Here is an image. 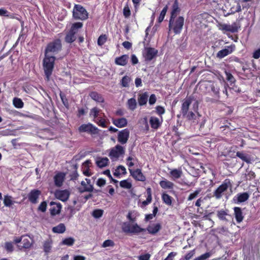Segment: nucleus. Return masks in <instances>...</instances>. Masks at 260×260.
Instances as JSON below:
<instances>
[{"label": "nucleus", "instance_id": "obj_1", "mask_svg": "<svg viewBox=\"0 0 260 260\" xmlns=\"http://www.w3.org/2000/svg\"><path fill=\"white\" fill-rule=\"evenodd\" d=\"M199 103L194 100L193 96L186 98L183 102L181 106V113L188 120L197 123L200 116L198 112Z\"/></svg>", "mask_w": 260, "mask_h": 260}, {"label": "nucleus", "instance_id": "obj_2", "mask_svg": "<svg viewBox=\"0 0 260 260\" xmlns=\"http://www.w3.org/2000/svg\"><path fill=\"white\" fill-rule=\"evenodd\" d=\"M55 57L52 55L45 53L43 66L46 80L49 81L54 68Z\"/></svg>", "mask_w": 260, "mask_h": 260}, {"label": "nucleus", "instance_id": "obj_3", "mask_svg": "<svg viewBox=\"0 0 260 260\" xmlns=\"http://www.w3.org/2000/svg\"><path fill=\"white\" fill-rule=\"evenodd\" d=\"M184 23V19L182 16L170 18L169 24V29L172 30L175 34H179L183 28Z\"/></svg>", "mask_w": 260, "mask_h": 260}, {"label": "nucleus", "instance_id": "obj_4", "mask_svg": "<svg viewBox=\"0 0 260 260\" xmlns=\"http://www.w3.org/2000/svg\"><path fill=\"white\" fill-rule=\"evenodd\" d=\"M88 13L81 5H75L73 10V16L77 20H85L88 18Z\"/></svg>", "mask_w": 260, "mask_h": 260}, {"label": "nucleus", "instance_id": "obj_5", "mask_svg": "<svg viewBox=\"0 0 260 260\" xmlns=\"http://www.w3.org/2000/svg\"><path fill=\"white\" fill-rule=\"evenodd\" d=\"M61 41L59 39H56L47 45L45 53L50 55L55 54L61 50Z\"/></svg>", "mask_w": 260, "mask_h": 260}, {"label": "nucleus", "instance_id": "obj_6", "mask_svg": "<svg viewBox=\"0 0 260 260\" xmlns=\"http://www.w3.org/2000/svg\"><path fill=\"white\" fill-rule=\"evenodd\" d=\"M231 184L229 180H225L213 192V196L216 199H220L227 191Z\"/></svg>", "mask_w": 260, "mask_h": 260}, {"label": "nucleus", "instance_id": "obj_7", "mask_svg": "<svg viewBox=\"0 0 260 260\" xmlns=\"http://www.w3.org/2000/svg\"><path fill=\"white\" fill-rule=\"evenodd\" d=\"M80 133H87L91 135L97 134L99 132L98 128L90 123L83 124L78 127Z\"/></svg>", "mask_w": 260, "mask_h": 260}, {"label": "nucleus", "instance_id": "obj_8", "mask_svg": "<svg viewBox=\"0 0 260 260\" xmlns=\"http://www.w3.org/2000/svg\"><path fill=\"white\" fill-rule=\"evenodd\" d=\"M125 152V149L120 145H117L113 147L109 153V156L113 160H117Z\"/></svg>", "mask_w": 260, "mask_h": 260}, {"label": "nucleus", "instance_id": "obj_9", "mask_svg": "<svg viewBox=\"0 0 260 260\" xmlns=\"http://www.w3.org/2000/svg\"><path fill=\"white\" fill-rule=\"evenodd\" d=\"M158 53L156 49L151 47H145L143 51V56L146 61H150L154 58Z\"/></svg>", "mask_w": 260, "mask_h": 260}, {"label": "nucleus", "instance_id": "obj_10", "mask_svg": "<svg viewBox=\"0 0 260 260\" xmlns=\"http://www.w3.org/2000/svg\"><path fill=\"white\" fill-rule=\"evenodd\" d=\"M240 27V24L238 22H234L232 24H220V29L221 30H225L231 32H236L238 31L239 28Z\"/></svg>", "mask_w": 260, "mask_h": 260}, {"label": "nucleus", "instance_id": "obj_11", "mask_svg": "<svg viewBox=\"0 0 260 260\" xmlns=\"http://www.w3.org/2000/svg\"><path fill=\"white\" fill-rule=\"evenodd\" d=\"M129 137V131L127 128H125L119 132L117 140L121 144H125L127 143Z\"/></svg>", "mask_w": 260, "mask_h": 260}, {"label": "nucleus", "instance_id": "obj_12", "mask_svg": "<svg viewBox=\"0 0 260 260\" xmlns=\"http://www.w3.org/2000/svg\"><path fill=\"white\" fill-rule=\"evenodd\" d=\"M235 49V45H231L225 47L224 49L219 51L217 54L216 57L218 58H222L225 56L231 54Z\"/></svg>", "mask_w": 260, "mask_h": 260}, {"label": "nucleus", "instance_id": "obj_13", "mask_svg": "<svg viewBox=\"0 0 260 260\" xmlns=\"http://www.w3.org/2000/svg\"><path fill=\"white\" fill-rule=\"evenodd\" d=\"M131 175L136 180L139 181H145L146 177L142 173L141 170L139 169L133 170L128 169Z\"/></svg>", "mask_w": 260, "mask_h": 260}, {"label": "nucleus", "instance_id": "obj_14", "mask_svg": "<svg viewBox=\"0 0 260 260\" xmlns=\"http://www.w3.org/2000/svg\"><path fill=\"white\" fill-rule=\"evenodd\" d=\"M66 173L63 172H57L53 177L54 184L57 187H61L66 178Z\"/></svg>", "mask_w": 260, "mask_h": 260}, {"label": "nucleus", "instance_id": "obj_15", "mask_svg": "<svg viewBox=\"0 0 260 260\" xmlns=\"http://www.w3.org/2000/svg\"><path fill=\"white\" fill-rule=\"evenodd\" d=\"M41 192L38 189H33L28 194L27 198L28 200L32 204H37L38 202V199Z\"/></svg>", "mask_w": 260, "mask_h": 260}, {"label": "nucleus", "instance_id": "obj_16", "mask_svg": "<svg viewBox=\"0 0 260 260\" xmlns=\"http://www.w3.org/2000/svg\"><path fill=\"white\" fill-rule=\"evenodd\" d=\"M50 213L52 215H55L59 214L60 212L62 206L59 202H51L50 203Z\"/></svg>", "mask_w": 260, "mask_h": 260}, {"label": "nucleus", "instance_id": "obj_17", "mask_svg": "<svg viewBox=\"0 0 260 260\" xmlns=\"http://www.w3.org/2000/svg\"><path fill=\"white\" fill-rule=\"evenodd\" d=\"M70 196V193L67 190H56L55 192V197L65 202L68 200Z\"/></svg>", "mask_w": 260, "mask_h": 260}, {"label": "nucleus", "instance_id": "obj_18", "mask_svg": "<svg viewBox=\"0 0 260 260\" xmlns=\"http://www.w3.org/2000/svg\"><path fill=\"white\" fill-rule=\"evenodd\" d=\"M249 198L248 193L245 192L243 193H238L233 199V200L237 204L246 201Z\"/></svg>", "mask_w": 260, "mask_h": 260}, {"label": "nucleus", "instance_id": "obj_19", "mask_svg": "<svg viewBox=\"0 0 260 260\" xmlns=\"http://www.w3.org/2000/svg\"><path fill=\"white\" fill-rule=\"evenodd\" d=\"M129 56L128 55H122L115 59V63L118 66H125L127 64Z\"/></svg>", "mask_w": 260, "mask_h": 260}, {"label": "nucleus", "instance_id": "obj_20", "mask_svg": "<svg viewBox=\"0 0 260 260\" xmlns=\"http://www.w3.org/2000/svg\"><path fill=\"white\" fill-rule=\"evenodd\" d=\"M113 123L117 127L121 128L126 126L127 120L125 118L122 117L120 118H112Z\"/></svg>", "mask_w": 260, "mask_h": 260}, {"label": "nucleus", "instance_id": "obj_21", "mask_svg": "<svg viewBox=\"0 0 260 260\" xmlns=\"http://www.w3.org/2000/svg\"><path fill=\"white\" fill-rule=\"evenodd\" d=\"M161 229V225L160 223H153L149 225L146 230L148 232L152 235L157 233Z\"/></svg>", "mask_w": 260, "mask_h": 260}, {"label": "nucleus", "instance_id": "obj_22", "mask_svg": "<svg viewBox=\"0 0 260 260\" xmlns=\"http://www.w3.org/2000/svg\"><path fill=\"white\" fill-rule=\"evenodd\" d=\"M183 174L181 168L174 169L170 171V177L173 180H176L180 178Z\"/></svg>", "mask_w": 260, "mask_h": 260}, {"label": "nucleus", "instance_id": "obj_23", "mask_svg": "<svg viewBox=\"0 0 260 260\" xmlns=\"http://www.w3.org/2000/svg\"><path fill=\"white\" fill-rule=\"evenodd\" d=\"M109 162V159L106 157H97L95 160V163L98 167L102 168L106 167Z\"/></svg>", "mask_w": 260, "mask_h": 260}, {"label": "nucleus", "instance_id": "obj_24", "mask_svg": "<svg viewBox=\"0 0 260 260\" xmlns=\"http://www.w3.org/2000/svg\"><path fill=\"white\" fill-rule=\"evenodd\" d=\"M91 165V162L90 160H86L82 165V171L83 173L86 176H90L91 175L89 168Z\"/></svg>", "mask_w": 260, "mask_h": 260}, {"label": "nucleus", "instance_id": "obj_25", "mask_svg": "<svg viewBox=\"0 0 260 260\" xmlns=\"http://www.w3.org/2000/svg\"><path fill=\"white\" fill-rule=\"evenodd\" d=\"M180 11V10L179 8L178 2L177 0H176L172 6L170 18H175L178 17L177 15L179 13Z\"/></svg>", "mask_w": 260, "mask_h": 260}, {"label": "nucleus", "instance_id": "obj_26", "mask_svg": "<svg viewBox=\"0 0 260 260\" xmlns=\"http://www.w3.org/2000/svg\"><path fill=\"white\" fill-rule=\"evenodd\" d=\"M159 185L161 188L165 189H172L174 186V184L173 182L166 179L160 181Z\"/></svg>", "mask_w": 260, "mask_h": 260}, {"label": "nucleus", "instance_id": "obj_27", "mask_svg": "<svg viewBox=\"0 0 260 260\" xmlns=\"http://www.w3.org/2000/svg\"><path fill=\"white\" fill-rule=\"evenodd\" d=\"M234 210L237 222L240 223L244 218L241 209L240 207H236L234 208Z\"/></svg>", "mask_w": 260, "mask_h": 260}, {"label": "nucleus", "instance_id": "obj_28", "mask_svg": "<svg viewBox=\"0 0 260 260\" xmlns=\"http://www.w3.org/2000/svg\"><path fill=\"white\" fill-rule=\"evenodd\" d=\"M149 122L151 127L154 129H157L161 123L158 118L153 116L150 117Z\"/></svg>", "mask_w": 260, "mask_h": 260}, {"label": "nucleus", "instance_id": "obj_29", "mask_svg": "<svg viewBox=\"0 0 260 260\" xmlns=\"http://www.w3.org/2000/svg\"><path fill=\"white\" fill-rule=\"evenodd\" d=\"M77 31L70 30L66 36V42L69 43L73 42L76 40V37L75 35Z\"/></svg>", "mask_w": 260, "mask_h": 260}, {"label": "nucleus", "instance_id": "obj_30", "mask_svg": "<svg viewBox=\"0 0 260 260\" xmlns=\"http://www.w3.org/2000/svg\"><path fill=\"white\" fill-rule=\"evenodd\" d=\"M89 96L90 98L93 100L94 101L99 102V103H103L104 102V98L103 96L98 92L95 91H92L90 93Z\"/></svg>", "mask_w": 260, "mask_h": 260}, {"label": "nucleus", "instance_id": "obj_31", "mask_svg": "<svg viewBox=\"0 0 260 260\" xmlns=\"http://www.w3.org/2000/svg\"><path fill=\"white\" fill-rule=\"evenodd\" d=\"M255 177V173L251 170L247 169L246 172L242 176L243 180H250Z\"/></svg>", "mask_w": 260, "mask_h": 260}, {"label": "nucleus", "instance_id": "obj_32", "mask_svg": "<svg viewBox=\"0 0 260 260\" xmlns=\"http://www.w3.org/2000/svg\"><path fill=\"white\" fill-rule=\"evenodd\" d=\"M15 203V201H14L13 198L11 196L8 195L4 196V204L6 207H11Z\"/></svg>", "mask_w": 260, "mask_h": 260}, {"label": "nucleus", "instance_id": "obj_33", "mask_svg": "<svg viewBox=\"0 0 260 260\" xmlns=\"http://www.w3.org/2000/svg\"><path fill=\"white\" fill-rule=\"evenodd\" d=\"M236 156L248 164L251 162V159L250 157L242 152H237L236 153Z\"/></svg>", "mask_w": 260, "mask_h": 260}, {"label": "nucleus", "instance_id": "obj_34", "mask_svg": "<svg viewBox=\"0 0 260 260\" xmlns=\"http://www.w3.org/2000/svg\"><path fill=\"white\" fill-rule=\"evenodd\" d=\"M148 95L146 92L139 95L138 101L140 106L145 105L148 101Z\"/></svg>", "mask_w": 260, "mask_h": 260}, {"label": "nucleus", "instance_id": "obj_35", "mask_svg": "<svg viewBox=\"0 0 260 260\" xmlns=\"http://www.w3.org/2000/svg\"><path fill=\"white\" fill-rule=\"evenodd\" d=\"M66 231V226L63 223H59L52 228V232L54 233L62 234Z\"/></svg>", "mask_w": 260, "mask_h": 260}, {"label": "nucleus", "instance_id": "obj_36", "mask_svg": "<svg viewBox=\"0 0 260 260\" xmlns=\"http://www.w3.org/2000/svg\"><path fill=\"white\" fill-rule=\"evenodd\" d=\"M93 121L102 127H106L109 123L108 120H106L101 116L96 119H93Z\"/></svg>", "mask_w": 260, "mask_h": 260}, {"label": "nucleus", "instance_id": "obj_37", "mask_svg": "<svg viewBox=\"0 0 260 260\" xmlns=\"http://www.w3.org/2000/svg\"><path fill=\"white\" fill-rule=\"evenodd\" d=\"M132 81L131 77L129 76H124L120 81L121 85L123 87H128Z\"/></svg>", "mask_w": 260, "mask_h": 260}, {"label": "nucleus", "instance_id": "obj_38", "mask_svg": "<svg viewBox=\"0 0 260 260\" xmlns=\"http://www.w3.org/2000/svg\"><path fill=\"white\" fill-rule=\"evenodd\" d=\"M162 200L164 203L168 206H171L172 204V197L169 194L163 193L161 195Z\"/></svg>", "mask_w": 260, "mask_h": 260}, {"label": "nucleus", "instance_id": "obj_39", "mask_svg": "<svg viewBox=\"0 0 260 260\" xmlns=\"http://www.w3.org/2000/svg\"><path fill=\"white\" fill-rule=\"evenodd\" d=\"M126 174V169L123 166H119L115 170L114 173V175L116 177H118L122 174L125 175Z\"/></svg>", "mask_w": 260, "mask_h": 260}, {"label": "nucleus", "instance_id": "obj_40", "mask_svg": "<svg viewBox=\"0 0 260 260\" xmlns=\"http://www.w3.org/2000/svg\"><path fill=\"white\" fill-rule=\"evenodd\" d=\"M146 229L141 228L137 223L132 225L131 233H140L145 232Z\"/></svg>", "mask_w": 260, "mask_h": 260}, {"label": "nucleus", "instance_id": "obj_41", "mask_svg": "<svg viewBox=\"0 0 260 260\" xmlns=\"http://www.w3.org/2000/svg\"><path fill=\"white\" fill-rule=\"evenodd\" d=\"M100 112L101 110L99 109L96 107H94L90 110L89 115L91 117H93V119H96L97 118H99L100 117Z\"/></svg>", "mask_w": 260, "mask_h": 260}, {"label": "nucleus", "instance_id": "obj_42", "mask_svg": "<svg viewBox=\"0 0 260 260\" xmlns=\"http://www.w3.org/2000/svg\"><path fill=\"white\" fill-rule=\"evenodd\" d=\"M52 248V242L50 240L45 241L43 244V249L46 253H48L50 252Z\"/></svg>", "mask_w": 260, "mask_h": 260}, {"label": "nucleus", "instance_id": "obj_43", "mask_svg": "<svg viewBox=\"0 0 260 260\" xmlns=\"http://www.w3.org/2000/svg\"><path fill=\"white\" fill-rule=\"evenodd\" d=\"M13 104L16 108L20 109L23 107L24 103L20 98H14L13 100Z\"/></svg>", "mask_w": 260, "mask_h": 260}, {"label": "nucleus", "instance_id": "obj_44", "mask_svg": "<svg viewBox=\"0 0 260 260\" xmlns=\"http://www.w3.org/2000/svg\"><path fill=\"white\" fill-rule=\"evenodd\" d=\"M86 181L87 182V184H86V182L84 181H82L81 182V185L84 187L83 190L86 191H92L93 187L90 184H89L90 180L88 179H86Z\"/></svg>", "mask_w": 260, "mask_h": 260}, {"label": "nucleus", "instance_id": "obj_45", "mask_svg": "<svg viewBox=\"0 0 260 260\" xmlns=\"http://www.w3.org/2000/svg\"><path fill=\"white\" fill-rule=\"evenodd\" d=\"M120 186L124 189H130L132 187V182L128 179L123 180L120 182Z\"/></svg>", "mask_w": 260, "mask_h": 260}, {"label": "nucleus", "instance_id": "obj_46", "mask_svg": "<svg viewBox=\"0 0 260 260\" xmlns=\"http://www.w3.org/2000/svg\"><path fill=\"white\" fill-rule=\"evenodd\" d=\"M128 108L131 110H134L137 107L136 100L134 98H131L127 101Z\"/></svg>", "mask_w": 260, "mask_h": 260}, {"label": "nucleus", "instance_id": "obj_47", "mask_svg": "<svg viewBox=\"0 0 260 260\" xmlns=\"http://www.w3.org/2000/svg\"><path fill=\"white\" fill-rule=\"evenodd\" d=\"M74 242L75 239L73 238L69 237L63 239L61 243V245L71 246L74 244Z\"/></svg>", "mask_w": 260, "mask_h": 260}, {"label": "nucleus", "instance_id": "obj_48", "mask_svg": "<svg viewBox=\"0 0 260 260\" xmlns=\"http://www.w3.org/2000/svg\"><path fill=\"white\" fill-rule=\"evenodd\" d=\"M167 10H168V6H166L163 9L161 10V12H160V14L159 15V16L158 18V22L159 23H160L161 22L164 18H165V16L166 14V13L167 12Z\"/></svg>", "mask_w": 260, "mask_h": 260}, {"label": "nucleus", "instance_id": "obj_49", "mask_svg": "<svg viewBox=\"0 0 260 260\" xmlns=\"http://www.w3.org/2000/svg\"><path fill=\"white\" fill-rule=\"evenodd\" d=\"M202 189L198 188L193 192L190 193L187 198L188 201H191L192 200L196 198L198 194L201 192Z\"/></svg>", "mask_w": 260, "mask_h": 260}, {"label": "nucleus", "instance_id": "obj_50", "mask_svg": "<svg viewBox=\"0 0 260 260\" xmlns=\"http://www.w3.org/2000/svg\"><path fill=\"white\" fill-rule=\"evenodd\" d=\"M132 225L128 222H125L122 225V229L125 233H131Z\"/></svg>", "mask_w": 260, "mask_h": 260}, {"label": "nucleus", "instance_id": "obj_51", "mask_svg": "<svg viewBox=\"0 0 260 260\" xmlns=\"http://www.w3.org/2000/svg\"><path fill=\"white\" fill-rule=\"evenodd\" d=\"M5 249L8 252H12L13 251V245L12 242H7L5 243Z\"/></svg>", "mask_w": 260, "mask_h": 260}, {"label": "nucleus", "instance_id": "obj_52", "mask_svg": "<svg viewBox=\"0 0 260 260\" xmlns=\"http://www.w3.org/2000/svg\"><path fill=\"white\" fill-rule=\"evenodd\" d=\"M107 41V37L106 35H101L98 40V44L99 46H102Z\"/></svg>", "mask_w": 260, "mask_h": 260}, {"label": "nucleus", "instance_id": "obj_53", "mask_svg": "<svg viewBox=\"0 0 260 260\" xmlns=\"http://www.w3.org/2000/svg\"><path fill=\"white\" fill-rule=\"evenodd\" d=\"M227 213L223 210L219 211L217 213L218 217L222 220H226V215Z\"/></svg>", "mask_w": 260, "mask_h": 260}, {"label": "nucleus", "instance_id": "obj_54", "mask_svg": "<svg viewBox=\"0 0 260 260\" xmlns=\"http://www.w3.org/2000/svg\"><path fill=\"white\" fill-rule=\"evenodd\" d=\"M23 247L25 249L30 248L31 246V243L30 242L29 239L24 238L22 240Z\"/></svg>", "mask_w": 260, "mask_h": 260}, {"label": "nucleus", "instance_id": "obj_55", "mask_svg": "<svg viewBox=\"0 0 260 260\" xmlns=\"http://www.w3.org/2000/svg\"><path fill=\"white\" fill-rule=\"evenodd\" d=\"M114 245V243L112 240H107L103 242V243L102 244V247L104 248H106L107 247H112V246H113Z\"/></svg>", "mask_w": 260, "mask_h": 260}, {"label": "nucleus", "instance_id": "obj_56", "mask_svg": "<svg viewBox=\"0 0 260 260\" xmlns=\"http://www.w3.org/2000/svg\"><path fill=\"white\" fill-rule=\"evenodd\" d=\"M123 13L125 18H128L131 15V11L127 5L124 6L123 10Z\"/></svg>", "mask_w": 260, "mask_h": 260}, {"label": "nucleus", "instance_id": "obj_57", "mask_svg": "<svg viewBox=\"0 0 260 260\" xmlns=\"http://www.w3.org/2000/svg\"><path fill=\"white\" fill-rule=\"evenodd\" d=\"M83 23L82 22H76L73 24L72 27L70 30L77 31L78 28H80L82 27Z\"/></svg>", "mask_w": 260, "mask_h": 260}, {"label": "nucleus", "instance_id": "obj_58", "mask_svg": "<svg viewBox=\"0 0 260 260\" xmlns=\"http://www.w3.org/2000/svg\"><path fill=\"white\" fill-rule=\"evenodd\" d=\"M103 213V210L98 209V210H95L93 211L92 215L95 218H100L102 216Z\"/></svg>", "mask_w": 260, "mask_h": 260}, {"label": "nucleus", "instance_id": "obj_59", "mask_svg": "<svg viewBox=\"0 0 260 260\" xmlns=\"http://www.w3.org/2000/svg\"><path fill=\"white\" fill-rule=\"evenodd\" d=\"M156 113L160 116H161L165 112V108L160 106H158L155 108Z\"/></svg>", "mask_w": 260, "mask_h": 260}, {"label": "nucleus", "instance_id": "obj_60", "mask_svg": "<svg viewBox=\"0 0 260 260\" xmlns=\"http://www.w3.org/2000/svg\"><path fill=\"white\" fill-rule=\"evenodd\" d=\"M226 78L228 81L233 83L235 82V80L233 76L230 73L225 72Z\"/></svg>", "mask_w": 260, "mask_h": 260}, {"label": "nucleus", "instance_id": "obj_61", "mask_svg": "<svg viewBox=\"0 0 260 260\" xmlns=\"http://www.w3.org/2000/svg\"><path fill=\"white\" fill-rule=\"evenodd\" d=\"M151 255L149 253L142 254L138 256V260H149Z\"/></svg>", "mask_w": 260, "mask_h": 260}, {"label": "nucleus", "instance_id": "obj_62", "mask_svg": "<svg viewBox=\"0 0 260 260\" xmlns=\"http://www.w3.org/2000/svg\"><path fill=\"white\" fill-rule=\"evenodd\" d=\"M195 252L194 250H191L188 252L185 256V260H190L193 256L194 255Z\"/></svg>", "mask_w": 260, "mask_h": 260}, {"label": "nucleus", "instance_id": "obj_63", "mask_svg": "<svg viewBox=\"0 0 260 260\" xmlns=\"http://www.w3.org/2000/svg\"><path fill=\"white\" fill-rule=\"evenodd\" d=\"M176 255V252H171L168 254L167 257L164 260H173L174 258Z\"/></svg>", "mask_w": 260, "mask_h": 260}, {"label": "nucleus", "instance_id": "obj_64", "mask_svg": "<svg viewBox=\"0 0 260 260\" xmlns=\"http://www.w3.org/2000/svg\"><path fill=\"white\" fill-rule=\"evenodd\" d=\"M252 57L255 59H258L260 57V48L253 52Z\"/></svg>", "mask_w": 260, "mask_h": 260}]
</instances>
